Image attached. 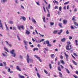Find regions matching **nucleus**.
I'll return each instance as SVG.
<instances>
[{"label":"nucleus","mask_w":78,"mask_h":78,"mask_svg":"<svg viewBox=\"0 0 78 78\" xmlns=\"http://www.w3.org/2000/svg\"><path fill=\"white\" fill-rule=\"evenodd\" d=\"M27 60L28 64H29V61L30 62H33V59L30 58V56H29V55L28 54L27 55Z\"/></svg>","instance_id":"obj_1"},{"label":"nucleus","mask_w":78,"mask_h":78,"mask_svg":"<svg viewBox=\"0 0 78 78\" xmlns=\"http://www.w3.org/2000/svg\"><path fill=\"white\" fill-rule=\"evenodd\" d=\"M67 44H68L66 46V49L67 50H71V48H69V46H70V44L71 43H70V42L69 41L68 42Z\"/></svg>","instance_id":"obj_2"},{"label":"nucleus","mask_w":78,"mask_h":78,"mask_svg":"<svg viewBox=\"0 0 78 78\" xmlns=\"http://www.w3.org/2000/svg\"><path fill=\"white\" fill-rule=\"evenodd\" d=\"M18 28L19 30H21V28H22V30H24V26H18Z\"/></svg>","instance_id":"obj_3"},{"label":"nucleus","mask_w":78,"mask_h":78,"mask_svg":"<svg viewBox=\"0 0 78 78\" xmlns=\"http://www.w3.org/2000/svg\"><path fill=\"white\" fill-rule=\"evenodd\" d=\"M34 56L35 57V58H37V59H39V61H40V62H42L41 59H40V57L37 56V55H35Z\"/></svg>","instance_id":"obj_4"},{"label":"nucleus","mask_w":78,"mask_h":78,"mask_svg":"<svg viewBox=\"0 0 78 78\" xmlns=\"http://www.w3.org/2000/svg\"><path fill=\"white\" fill-rule=\"evenodd\" d=\"M0 28H2V30H3V25L2 23V20H0Z\"/></svg>","instance_id":"obj_5"},{"label":"nucleus","mask_w":78,"mask_h":78,"mask_svg":"<svg viewBox=\"0 0 78 78\" xmlns=\"http://www.w3.org/2000/svg\"><path fill=\"white\" fill-rule=\"evenodd\" d=\"M64 54L66 56V59L67 61H69L68 57H69V55L67 54H66V53L65 52Z\"/></svg>","instance_id":"obj_6"},{"label":"nucleus","mask_w":78,"mask_h":78,"mask_svg":"<svg viewBox=\"0 0 78 78\" xmlns=\"http://www.w3.org/2000/svg\"><path fill=\"white\" fill-rule=\"evenodd\" d=\"M23 19L24 21H25L26 20V18L24 16H22L21 18H20V20H22Z\"/></svg>","instance_id":"obj_7"},{"label":"nucleus","mask_w":78,"mask_h":78,"mask_svg":"<svg viewBox=\"0 0 78 78\" xmlns=\"http://www.w3.org/2000/svg\"><path fill=\"white\" fill-rule=\"evenodd\" d=\"M66 39L65 38H63V39H61V41L62 42H65L66 41Z\"/></svg>","instance_id":"obj_8"},{"label":"nucleus","mask_w":78,"mask_h":78,"mask_svg":"<svg viewBox=\"0 0 78 78\" xmlns=\"http://www.w3.org/2000/svg\"><path fill=\"white\" fill-rule=\"evenodd\" d=\"M31 20L32 22H34V23H36V21L35 20H34V19L33 18H32Z\"/></svg>","instance_id":"obj_9"},{"label":"nucleus","mask_w":78,"mask_h":78,"mask_svg":"<svg viewBox=\"0 0 78 78\" xmlns=\"http://www.w3.org/2000/svg\"><path fill=\"white\" fill-rule=\"evenodd\" d=\"M59 76L60 78H62V74L60 72H59Z\"/></svg>","instance_id":"obj_10"},{"label":"nucleus","mask_w":78,"mask_h":78,"mask_svg":"<svg viewBox=\"0 0 78 78\" xmlns=\"http://www.w3.org/2000/svg\"><path fill=\"white\" fill-rule=\"evenodd\" d=\"M16 69L18 70H19V71H20V72H21V69L19 68V66H16Z\"/></svg>","instance_id":"obj_11"},{"label":"nucleus","mask_w":78,"mask_h":78,"mask_svg":"<svg viewBox=\"0 0 78 78\" xmlns=\"http://www.w3.org/2000/svg\"><path fill=\"white\" fill-rule=\"evenodd\" d=\"M14 51H14V50L12 49V50L10 51V53L11 54H13V53H14Z\"/></svg>","instance_id":"obj_12"},{"label":"nucleus","mask_w":78,"mask_h":78,"mask_svg":"<svg viewBox=\"0 0 78 78\" xmlns=\"http://www.w3.org/2000/svg\"><path fill=\"white\" fill-rule=\"evenodd\" d=\"M63 24H66L67 23V20H65L63 21Z\"/></svg>","instance_id":"obj_13"},{"label":"nucleus","mask_w":78,"mask_h":78,"mask_svg":"<svg viewBox=\"0 0 78 78\" xmlns=\"http://www.w3.org/2000/svg\"><path fill=\"white\" fill-rule=\"evenodd\" d=\"M17 37L19 41H20V37H19V34H17Z\"/></svg>","instance_id":"obj_14"},{"label":"nucleus","mask_w":78,"mask_h":78,"mask_svg":"<svg viewBox=\"0 0 78 78\" xmlns=\"http://www.w3.org/2000/svg\"><path fill=\"white\" fill-rule=\"evenodd\" d=\"M18 75H19V77L20 78H25L24 77V76H21L20 74H19Z\"/></svg>","instance_id":"obj_15"},{"label":"nucleus","mask_w":78,"mask_h":78,"mask_svg":"<svg viewBox=\"0 0 78 78\" xmlns=\"http://www.w3.org/2000/svg\"><path fill=\"white\" fill-rule=\"evenodd\" d=\"M12 54V57H16V53H15V52Z\"/></svg>","instance_id":"obj_16"},{"label":"nucleus","mask_w":78,"mask_h":78,"mask_svg":"<svg viewBox=\"0 0 78 78\" xmlns=\"http://www.w3.org/2000/svg\"><path fill=\"white\" fill-rule=\"evenodd\" d=\"M26 33L27 34H30V32H29L28 30H26Z\"/></svg>","instance_id":"obj_17"},{"label":"nucleus","mask_w":78,"mask_h":78,"mask_svg":"<svg viewBox=\"0 0 78 78\" xmlns=\"http://www.w3.org/2000/svg\"><path fill=\"white\" fill-rule=\"evenodd\" d=\"M72 62H73V64H74V65H75L76 66H77V63H76V62H75L74 60H72Z\"/></svg>","instance_id":"obj_18"},{"label":"nucleus","mask_w":78,"mask_h":78,"mask_svg":"<svg viewBox=\"0 0 78 78\" xmlns=\"http://www.w3.org/2000/svg\"><path fill=\"white\" fill-rule=\"evenodd\" d=\"M24 42L25 45H27V44H28V42L27 41L25 40L24 41Z\"/></svg>","instance_id":"obj_19"},{"label":"nucleus","mask_w":78,"mask_h":78,"mask_svg":"<svg viewBox=\"0 0 78 78\" xmlns=\"http://www.w3.org/2000/svg\"><path fill=\"white\" fill-rule=\"evenodd\" d=\"M65 69L66 70V71L67 72V73H70V71H69V70L68 69H67V68H65Z\"/></svg>","instance_id":"obj_20"},{"label":"nucleus","mask_w":78,"mask_h":78,"mask_svg":"<svg viewBox=\"0 0 78 78\" xmlns=\"http://www.w3.org/2000/svg\"><path fill=\"white\" fill-rule=\"evenodd\" d=\"M9 23L10 24H13L14 23V22H13V21H9Z\"/></svg>","instance_id":"obj_21"},{"label":"nucleus","mask_w":78,"mask_h":78,"mask_svg":"<svg viewBox=\"0 0 78 78\" xmlns=\"http://www.w3.org/2000/svg\"><path fill=\"white\" fill-rule=\"evenodd\" d=\"M75 42H76V46H78V41L77 40H75Z\"/></svg>","instance_id":"obj_22"},{"label":"nucleus","mask_w":78,"mask_h":78,"mask_svg":"<svg viewBox=\"0 0 78 78\" xmlns=\"http://www.w3.org/2000/svg\"><path fill=\"white\" fill-rule=\"evenodd\" d=\"M51 58H54L55 57V55H54L53 54H51Z\"/></svg>","instance_id":"obj_23"},{"label":"nucleus","mask_w":78,"mask_h":78,"mask_svg":"<svg viewBox=\"0 0 78 78\" xmlns=\"http://www.w3.org/2000/svg\"><path fill=\"white\" fill-rule=\"evenodd\" d=\"M59 26H60V27H61V28H62V23H58Z\"/></svg>","instance_id":"obj_24"},{"label":"nucleus","mask_w":78,"mask_h":78,"mask_svg":"<svg viewBox=\"0 0 78 78\" xmlns=\"http://www.w3.org/2000/svg\"><path fill=\"white\" fill-rule=\"evenodd\" d=\"M74 25H76V26L78 27V23H77L75 22H74Z\"/></svg>","instance_id":"obj_25"},{"label":"nucleus","mask_w":78,"mask_h":78,"mask_svg":"<svg viewBox=\"0 0 78 78\" xmlns=\"http://www.w3.org/2000/svg\"><path fill=\"white\" fill-rule=\"evenodd\" d=\"M45 43L46 44H48H48H50V43L49 42V41L48 40H47L46 41Z\"/></svg>","instance_id":"obj_26"},{"label":"nucleus","mask_w":78,"mask_h":78,"mask_svg":"<svg viewBox=\"0 0 78 78\" xmlns=\"http://www.w3.org/2000/svg\"><path fill=\"white\" fill-rule=\"evenodd\" d=\"M61 62L62 64H65V62H64L63 60H61Z\"/></svg>","instance_id":"obj_27"},{"label":"nucleus","mask_w":78,"mask_h":78,"mask_svg":"<svg viewBox=\"0 0 78 78\" xmlns=\"http://www.w3.org/2000/svg\"><path fill=\"white\" fill-rule=\"evenodd\" d=\"M37 75L38 78H41V76H40V75L39 73H37Z\"/></svg>","instance_id":"obj_28"},{"label":"nucleus","mask_w":78,"mask_h":78,"mask_svg":"<svg viewBox=\"0 0 78 78\" xmlns=\"http://www.w3.org/2000/svg\"><path fill=\"white\" fill-rule=\"evenodd\" d=\"M58 31V30H55L53 32V34H56L57 33V32Z\"/></svg>","instance_id":"obj_29"},{"label":"nucleus","mask_w":78,"mask_h":78,"mask_svg":"<svg viewBox=\"0 0 78 78\" xmlns=\"http://www.w3.org/2000/svg\"><path fill=\"white\" fill-rule=\"evenodd\" d=\"M2 0V2L3 3H5L6 2V1H7V0Z\"/></svg>","instance_id":"obj_30"},{"label":"nucleus","mask_w":78,"mask_h":78,"mask_svg":"<svg viewBox=\"0 0 78 78\" xmlns=\"http://www.w3.org/2000/svg\"><path fill=\"white\" fill-rule=\"evenodd\" d=\"M19 58L21 59H23V57L22 55H20L19 56Z\"/></svg>","instance_id":"obj_31"},{"label":"nucleus","mask_w":78,"mask_h":78,"mask_svg":"<svg viewBox=\"0 0 78 78\" xmlns=\"http://www.w3.org/2000/svg\"><path fill=\"white\" fill-rule=\"evenodd\" d=\"M47 46L48 47H51V46H52V45L51 44H49L47 45Z\"/></svg>","instance_id":"obj_32"},{"label":"nucleus","mask_w":78,"mask_h":78,"mask_svg":"<svg viewBox=\"0 0 78 78\" xmlns=\"http://www.w3.org/2000/svg\"><path fill=\"white\" fill-rule=\"evenodd\" d=\"M73 76H74L75 78H78V76L76 75H73Z\"/></svg>","instance_id":"obj_33"},{"label":"nucleus","mask_w":78,"mask_h":78,"mask_svg":"<svg viewBox=\"0 0 78 78\" xmlns=\"http://www.w3.org/2000/svg\"><path fill=\"white\" fill-rule=\"evenodd\" d=\"M50 24L51 25V26L53 25H54V23L53 22L52 23L51 22Z\"/></svg>","instance_id":"obj_34"},{"label":"nucleus","mask_w":78,"mask_h":78,"mask_svg":"<svg viewBox=\"0 0 78 78\" xmlns=\"http://www.w3.org/2000/svg\"><path fill=\"white\" fill-rule=\"evenodd\" d=\"M4 50H5V51H6L7 52H8V49L6 48V47H4Z\"/></svg>","instance_id":"obj_35"},{"label":"nucleus","mask_w":78,"mask_h":78,"mask_svg":"<svg viewBox=\"0 0 78 78\" xmlns=\"http://www.w3.org/2000/svg\"><path fill=\"white\" fill-rule=\"evenodd\" d=\"M75 16H74L73 18H72V20H73V21H75Z\"/></svg>","instance_id":"obj_36"},{"label":"nucleus","mask_w":78,"mask_h":78,"mask_svg":"<svg viewBox=\"0 0 78 78\" xmlns=\"http://www.w3.org/2000/svg\"><path fill=\"white\" fill-rule=\"evenodd\" d=\"M6 27V29L7 31H9V28H8V26H5Z\"/></svg>","instance_id":"obj_37"},{"label":"nucleus","mask_w":78,"mask_h":78,"mask_svg":"<svg viewBox=\"0 0 78 78\" xmlns=\"http://www.w3.org/2000/svg\"><path fill=\"white\" fill-rule=\"evenodd\" d=\"M49 68H50V69H51L52 68L51 67V64H50L49 65Z\"/></svg>","instance_id":"obj_38"},{"label":"nucleus","mask_w":78,"mask_h":78,"mask_svg":"<svg viewBox=\"0 0 78 78\" xmlns=\"http://www.w3.org/2000/svg\"><path fill=\"white\" fill-rule=\"evenodd\" d=\"M21 7L22 9H24V7H23V5H21Z\"/></svg>","instance_id":"obj_39"},{"label":"nucleus","mask_w":78,"mask_h":78,"mask_svg":"<svg viewBox=\"0 0 78 78\" xmlns=\"http://www.w3.org/2000/svg\"><path fill=\"white\" fill-rule=\"evenodd\" d=\"M15 2L16 3V4H18V0H15Z\"/></svg>","instance_id":"obj_40"},{"label":"nucleus","mask_w":78,"mask_h":78,"mask_svg":"<svg viewBox=\"0 0 78 78\" xmlns=\"http://www.w3.org/2000/svg\"><path fill=\"white\" fill-rule=\"evenodd\" d=\"M3 63L4 65V66H5V67H6V63L5 62H3Z\"/></svg>","instance_id":"obj_41"},{"label":"nucleus","mask_w":78,"mask_h":78,"mask_svg":"<svg viewBox=\"0 0 78 78\" xmlns=\"http://www.w3.org/2000/svg\"><path fill=\"white\" fill-rule=\"evenodd\" d=\"M69 3V2L68 1L66 2H65V3H64V5H66L67 4H68Z\"/></svg>","instance_id":"obj_42"},{"label":"nucleus","mask_w":78,"mask_h":78,"mask_svg":"<svg viewBox=\"0 0 78 78\" xmlns=\"http://www.w3.org/2000/svg\"><path fill=\"white\" fill-rule=\"evenodd\" d=\"M43 8L45 12H46V11L45 10V7H44V6L43 7Z\"/></svg>","instance_id":"obj_43"},{"label":"nucleus","mask_w":78,"mask_h":78,"mask_svg":"<svg viewBox=\"0 0 78 78\" xmlns=\"http://www.w3.org/2000/svg\"><path fill=\"white\" fill-rule=\"evenodd\" d=\"M43 21L44 22H45V16H44V18H43Z\"/></svg>","instance_id":"obj_44"},{"label":"nucleus","mask_w":78,"mask_h":78,"mask_svg":"<svg viewBox=\"0 0 78 78\" xmlns=\"http://www.w3.org/2000/svg\"><path fill=\"white\" fill-rule=\"evenodd\" d=\"M55 9H58V6H55Z\"/></svg>","instance_id":"obj_45"},{"label":"nucleus","mask_w":78,"mask_h":78,"mask_svg":"<svg viewBox=\"0 0 78 78\" xmlns=\"http://www.w3.org/2000/svg\"><path fill=\"white\" fill-rule=\"evenodd\" d=\"M58 70H59V71H61V69L60 68V67H58Z\"/></svg>","instance_id":"obj_46"},{"label":"nucleus","mask_w":78,"mask_h":78,"mask_svg":"<svg viewBox=\"0 0 78 78\" xmlns=\"http://www.w3.org/2000/svg\"><path fill=\"white\" fill-rule=\"evenodd\" d=\"M66 33V34H69V30H67Z\"/></svg>","instance_id":"obj_47"},{"label":"nucleus","mask_w":78,"mask_h":78,"mask_svg":"<svg viewBox=\"0 0 78 78\" xmlns=\"http://www.w3.org/2000/svg\"><path fill=\"white\" fill-rule=\"evenodd\" d=\"M44 72L45 73H46V74H48V72H47V71H46V70H44Z\"/></svg>","instance_id":"obj_48"},{"label":"nucleus","mask_w":78,"mask_h":78,"mask_svg":"<svg viewBox=\"0 0 78 78\" xmlns=\"http://www.w3.org/2000/svg\"><path fill=\"white\" fill-rule=\"evenodd\" d=\"M30 28L31 29V30H33V27L32 26H30Z\"/></svg>","instance_id":"obj_49"},{"label":"nucleus","mask_w":78,"mask_h":78,"mask_svg":"<svg viewBox=\"0 0 78 78\" xmlns=\"http://www.w3.org/2000/svg\"><path fill=\"white\" fill-rule=\"evenodd\" d=\"M44 49L46 51H48V49L47 48H44Z\"/></svg>","instance_id":"obj_50"},{"label":"nucleus","mask_w":78,"mask_h":78,"mask_svg":"<svg viewBox=\"0 0 78 78\" xmlns=\"http://www.w3.org/2000/svg\"><path fill=\"white\" fill-rule=\"evenodd\" d=\"M69 39L70 40H71V39H72V37H71L70 36H69Z\"/></svg>","instance_id":"obj_51"},{"label":"nucleus","mask_w":78,"mask_h":78,"mask_svg":"<svg viewBox=\"0 0 78 78\" xmlns=\"http://www.w3.org/2000/svg\"><path fill=\"white\" fill-rule=\"evenodd\" d=\"M48 9H50V4L48 5Z\"/></svg>","instance_id":"obj_52"},{"label":"nucleus","mask_w":78,"mask_h":78,"mask_svg":"<svg viewBox=\"0 0 78 78\" xmlns=\"http://www.w3.org/2000/svg\"><path fill=\"white\" fill-rule=\"evenodd\" d=\"M0 66L1 67H3V64L2 63H0Z\"/></svg>","instance_id":"obj_53"},{"label":"nucleus","mask_w":78,"mask_h":78,"mask_svg":"<svg viewBox=\"0 0 78 78\" xmlns=\"http://www.w3.org/2000/svg\"><path fill=\"white\" fill-rule=\"evenodd\" d=\"M61 9H62V7H60L59 8V10L61 11Z\"/></svg>","instance_id":"obj_54"},{"label":"nucleus","mask_w":78,"mask_h":78,"mask_svg":"<svg viewBox=\"0 0 78 78\" xmlns=\"http://www.w3.org/2000/svg\"><path fill=\"white\" fill-rule=\"evenodd\" d=\"M36 3H37V5H38V6L40 5V4H39V3L38 2H36Z\"/></svg>","instance_id":"obj_55"},{"label":"nucleus","mask_w":78,"mask_h":78,"mask_svg":"<svg viewBox=\"0 0 78 78\" xmlns=\"http://www.w3.org/2000/svg\"><path fill=\"white\" fill-rule=\"evenodd\" d=\"M71 29H75V28H74V27H73V26H71Z\"/></svg>","instance_id":"obj_56"},{"label":"nucleus","mask_w":78,"mask_h":78,"mask_svg":"<svg viewBox=\"0 0 78 78\" xmlns=\"http://www.w3.org/2000/svg\"><path fill=\"white\" fill-rule=\"evenodd\" d=\"M46 9H47V10L48 11V14H50V12L49 11V10L48 9H47V8H46Z\"/></svg>","instance_id":"obj_57"},{"label":"nucleus","mask_w":78,"mask_h":78,"mask_svg":"<svg viewBox=\"0 0 78 78\" xmlns=\"http://www.w3.org/2000/svg\"><path fill=\"white\" fill-rule=\"evenodd\" d=\"M47 17H50V14H47Z\"/></svg>","instance_id":"obj_58"},{"label":"nucleus","mask_w":78,"mask_h":78,"mask_svg":"<svg viewBox=\"0 0 78 78\" xmlns=\"http://www.w3.org/2000/svg\"><path fill=\"white\" fill-rule=\"evenodd\" d=\"M44 41V39H42V40H41L40 41V42H43V41Z\"/></svg>","instance_id":"obj_59"},{"label":"nucleus","mask_w":78,"mask_h":78,"mask_svg":"<svg viewBox=\"0 0 78 78\" xmlns=\"http://www.w3.org/2000/svg\"><path fill=\"white\" fill-rule=\"evenodd\" d=\"M8 45H9V47H12V45H11V44H9Z\"/></svg>","instance_id":"obj_60"},{"label":"nucleus","mask_w":78,"mask_h":78,"mask_svg":"<svg viewBox=\"0 0 78 78\" xmlns=\"http://www.w3.org/2000/svg\"><path fill=\"white\" fill-rule=\"evenodd\" d=\"M2 73L3 74H6V72L5 71H2Z\"/></svg>","instance_id":"obj_61"},{"label":"nucleus","mask_w":78,"mask_h":78,"mask_svg":"<svg viewBox=\"0 0 78 78\" xmlns=\"http://www.w3.org/2000/svg\"><path fill=\"white\" fill-rule=\"evenodd\" d=\"M35 31L37 34H38V32H37V30H35Z\"/></svg>","instance_id":"obj_62"},{"label":"nucleus","mask_w":78,"mask_h":78,"mask_svg":"<svg viewBox=\"0 0 78 78\" xmlns=\"http://www.w3.org/2000/svg\"><path fill=\"white\" fill-rule=\"evenodd\" d=\"M2 55L3 56H6V55L3 53H2Z\"/></svg>","instance_id":"obj_63"},{"label":"nucleus","mask_w":78,"mask_h":78,"mask_svg":"<svg viewBox=\"0 0 78 78\" xmlns=\"http://www.w3.org/2000/svg\"><path fill=\"white\" fill-rule=\"evenodd\" d=\"M76 74H78V71H76Z\"/></svg>","instance_id":"obj_64"}]
</instances>
